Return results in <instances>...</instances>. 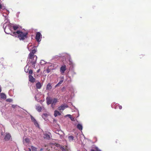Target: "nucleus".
Here are the masks:
<instances>
[{
  "mask_svg": "<svg viewBox=\"0 0 151 151\" xmlns=\"http://www.w3.org/2000/svg\"><path fill=\"white\" fill-rule=\"evenodd\" d=\"M36 109L38 111L40 112L41 111L42 108L41 106H36Z\"/></svg>",
  "mask_w": 151,
  "mask_h": 151,
  "instance_id": "nucleus-24",
  "label": "nucleus"
},
{
  "mask_svg": "<svg viewBox=\"0 0 151 151\" xmlns=\"http://www.w3.org/2000/svg\"><path fill=\"white\" fill-rule=\"evenodd\" d=\"M58 102L57 99L54 98L52 99V102L51 103V106L52 108H54L56 103Z\"/></svg>",
  "mask_w": 151,
  "mask_h": 151,
  "instance_id": "nucleus-10",
  "label": "nucleus"
},
{
  "mask_svg": "<svg viewBox=\"0 0 151 151\" xmlns=\"http://www.w3.org/2000/svg\"><path fill=\"white\" fill-rule=\"evenodd\" d=\"M72 116L70 114H67L65 116V117H68L70 118H71Z\"/></svg>",
  "mask_w": 151,
  "mask_h": 151,
  "instance_id": "nucleus-34",
  "label": "nucleus"
},
{
  "mask_svg": "<svg viewBox=\"0 0 151 151\" xmlns=\"http://www.w3.org/2000/svg\"><path fill=\"white\" fill-rule=\"evenodd\" d=\"M60 149L62 151H66L65 149L63 147H61Z\"/></svg>",
  "mask_w": 151,
  "mask_h": 151,
  "instance_id": "nucleus-37",
  "label": "nucleus"
},
{
  "mask_svg": "<svg viewBox=\"0 0 151 151\" xmlns=\"http://www.w3.org/2000/svg\"><path fill=\"white\" fill-rule=\"evenodd\" d=\"M23 142L24 145L27 146L28 145L29 142V139L27 138H24L23 139Z\"/></svg>",
  "mask_w": 151,
  "mask_h": 151,
  "instance_id": "nucleus-11",
  "label": "nucleus"
},
{
  "mask_svg": "<svg viewBox=\"0 0 151 151\" xmlns=\"http://www.w3.org/2000/svg\"><path fill=\"white\" fill-rule=\"evenodd\" d=\"M40 63L41 65H43L46 63L43 60H41Z\"/></svg>",
  "mask_w": 151,
  "mask_h": 151,
  "instance_id": "nucleus-29",
  "label": "nucleus"
},
{
  "mask_svg": "<svg viewBox=\"0 0 151 151\" xmlns=\"http://www.w3.org/2000/svg\"><path fill=\"white\" fill-rule=\"evenodd\" d=\"M42 35L40 32H37L35 37V39L38 42H40L41 40Z\"/></svg>",
  "mask_w": 151,
  "mask_h": 151,
  "instance_id": "nucleus-5",
  "label": "nucleus"
},
{
  "mask_svg": "<svg viewBox=\"0 0 151 151\" xmlns=\"http://www.w3.org/2000/svg\"><path fill=\"white\" fill-rule=\"evenodd\" d=\"M60 86V85L59 84H58V83L57 84H56L55 86V87H57V86Z\"/></svg>",
  "mask_w": 151,
  "mask_h": 151,
  "instance_id": "nucleus-41",
  "label": "nucleus"
},
{
  "mask_svg": "<svg viewBox=\"0 0 151 151\" xmlns=\"http://www.w3.org/2000/svg\"><path fill=\"white\" fill-rule=\"evenodd\" d=\"M42 85L40 83L38 82L36 84V88L37 89H40L41 88Z\"/></svg>",
  "mask_w": 151,
  "mask_h": 151,
  "instance_id": "nucleus-19",
  "label": "nucleus"
},
{
  "mask_svg": "<svg viewBox=\"0 0 151 151\" xmlns=\"http://www.w3.org/2000/svg\"><path fill=\"white\" fill-rule=\"evenodd\" d=\"M117 107H119V108L120 109H122V107L121 106H119V105H117L115 107H113V108H117Z\"/></svg>",
  "mask_w": 151,
  "mask_h": 151,
  "instance_id": "nucleus-28",
  "label": "nucleus"
},
{
  "mask_svg": "<svg viewBox=\"0 0 151 151\" xmlns=\"http://www.w3.org/2000/svg\"><path fill=\"white\" fill-rule=\"evenodd\" d=\"M28 33L26 32H23L20 31H17L16 32H13V34L11 35L17 37L20 40H23L27 37Z\"/></svg>",
  "mask_w": 151,
  "mask_h": 151,
  "instance_id": "nucleus-3",
  "label": "nucleus"
},
{
  "mask_svg": "<svg viewBox=\"0 0 151 151\" xmlns=\"http://www.w3.org/2000/svg\"><path fill=\"white\" fill-rule=\"evenodd\" d=\"M60 78L61 80H64V77L63 76H61L60 77Z\"/></svg>",
  "mask_w": 151,
  "mask_h": 151,
  "instance_id": "nucleus-40",
  "label": "nucleus"
},
{
  "mask_svg": "<svg viewBox=\"0 0 151 151\" xmlns=\"http://www.w3.org/2000/svg\"><path fill=\"white\" fill-rule=\"evenodd\" d=\"M16 106L15 105H12V107L13 108H14Z\"/></svg>",
  "mask_w": 151,
  "mask_h": 151,
  "instance_id": "nucleus-42",
  "label": "nucleus"
},
{
  "mask_svg": "<svg viewBox=\"0 0 151 151\" xmlns=\"http://www.w3.org/2000/svg\"><path fill=\"white\" fill-rule=\"evenodd\" d=\"M47 116V114H42V117L44 119V116H46V117Z\"/></svg>",
  "mask_w": 151,
  "mask_h": 151,
  "instance_id": "nucleus-39",
  "label": "nucleus"
},
{
  "mask_svg": "<svg viewBox=\"0 0 151 151\" xmlns=\"http://www.w3.org/2000/svg\"><path fill=\"white\" fill-rule=\"evenodd\" d=\"M1 13L3 14V16L5 17V20L8 19V15L9 13V12L6 10H4V12L2 11H1Z\"/></svg>",
  "mask_w": 151,
  "mask_h": 151,
  "instance_id": "nucleus-7",
  "label": "nucleus"
},
{
  "mask_svg": "<svg viewBox=\"0 0 151 151\" xmlns=\"http://www.w3.org/2000/svg\"><path fill=\"white\" fill-rule=\"evenodd\" d=\"M52 88L51 84L50 83H48L46 89L47 90H50Z\"/></svg>",
  "mask_w": 151,
  "mask_h": 151,
  "instance_id": "nucleus-23",
  "label": "nucleus"
},
{
  "mask_svg": "<svg viewBox=\"0 0 151 151\" xmlns=\"http://www.w3.org/2000/svg\"><path fill=\"white\" fill-rule=\"evenodd\" d=\"M29 150L28 151H31V149L29 148Z\"/></svg>",
  "mask_w": 151,
  "mask_h": 151,
  "instance_id": "nucleus-44",
  "label": "nucleus"
},
{
  "mask_svg": "<svg viewBox=\"0 0 151 151\" xmlns=\"http://www.w3.org/2000/svg\"><path fill=\"white\" fill-rule=\"evenodd\" d=\"M31 148L32 151H37V148L35 147L32 146Z\"/></svg>",
  "mask_w": 151,
  "mask_h": 151,
  "instance_id": "nucleus-27",
  "label": "nucleus"
},
{
  "mask_svg": "<svg viewBox=\"0 0 151 151\" xmlns=\"http://www.w3.org/2000/svg\"><path fill=\"white\" fill-rule=\"evenodd\" d=\"M28 72L29 75H31V74H32L33 71L32 70L30 69L28 71Z\"/></svg>",
  "mask_w": 151,
  "mask_h": 151,
  "instance_id": "nucleus-31",
  "label": "nucleus"
},
{
  "mask_svg": "<svg viewBox=\"0 0 151 151\" xmlns=\"http://www.w3.org/2000/svg\"><path fill=\"white\" fill-rule=\"evenodd\" d=\"M29 81L32 83H34L35 81V79L31 75L29 76Z\"/></svg>",
  "mask_w": 151,
  "mask_h": 151,
  "instance_id": "nucleus-16",
  "label": "nucleus"
},
{
  "mask_svg": "<svg viewBox=\"0 0 151 151\" xmlns=\"http://www.w3.org/2000/svg\"><path fill=\"white\" fill-rule=\"evenodd\" d=\"M77 127L78 129L80 130H82L83 129V126L81 124H78L77 125Z\"/></svg>",
  "mask_w": 151,
  "mask_h": 151,
  "instance_id": "nucleus-22",
  "label": "nucleus"
},
{
  "mask_svg": "<svg viewBox=\"0 0 151 151\" xmlns=\"http://www.w3.org/2000/svg\"><path fill=\"white\" fill-rule=\"evenodd\" d=\"M47 64H49V65L48 66V68L46 70H44V71H45L47 73H49L51 70V68H50L49 67L51 66V65L50 63H47Z\"/></svg>",
  "mask_w": 151,
  "mask_h": 151,
  "instance_id": "nucleus-18",
  "label": "nucleus"
},
{
  "mask_svg": "<svg viewBox=\"0 0 151 151\" xmlns=\"http://www.w3.org/2000/svg\"><path fill=\"white\" fill-rule=\"evenodd\" d=\"M40 69H39L37 71V73L39 72V71H40Z\"/></svg>",
  "mask_w": 151,
  "mask_h": 151,
  "instance_id": "nucleus-43",
  "label": "nucleus"
},
{
  "mask_svg": "<svg viewBox=\"0 0 151 151\" xmlns=\"http://www.w3.org/2000/svg\"><path fill=\"white\" fill-rule=\"evenodd\" d=\"M42 150V149H41V150Z\"/></svg>",
  "mask_w": 151,
  "mask_h": 151,
  "instance_id": "nucleus-47",
  "label": "nucleus"
},
{
  "mask_svg": "<svg viewBox=\"0 0 151 151\" xmlns=\"http://www.w3.org/2000/svg\"><path fill=\"white\" fill-rule=\"evenodd\" d=\"M0 9H1L0 11H1V10H3L5 9V7L4 6H2V5L0 4Z\"/></svg>",
  "mask_w": 151,
  "mask_h": 151,
  "instance_id": "nucleus-30",
  "label": "nucleus"
},
{
  "mask_svg": "<svg viewBox=\"0 0 151 151\" xmlns=\"http://www.w3.org/2000/svg\"><path fill=\"white\" fill-rule=\"evenodd\" d=\"M11 139L10 134H6L5 136L4 139L6 141H8L10 140Z\"/></svg>",
  "mask_w": 151,
  "mask_h": 151,
  "instance_id": "nucleus-12",
  "label": "nucleus"
},
{
  "mask_svg": "<svg viewBox=\"0 0 151 151\" xmlns=\"http://www.w3.org/2000/svg\"><path fill=\"white\" fill-rule=\"evenodd\" d=\"M6 101L9 102H11L12 101V100L11 99H8L6 100Z\"/></svg>",
  "mask_w": 151,
  "mask_h": 151,
  "instance_id": "nucleus-36",
  "label": "nucleus"
},
{
  "mask_svg": "<svg viewBox=\"0 0 151 151\" xmlns=\"http://www.w3.org/2000/svg\"><path fill=\"white\" fill-rule=\"evenodd\" d=\"M38 95H36L35 96V99L37 100V101H39L40 100V98L38 96Z\"/></svg>",
  "mask_w": 151,
  "mask_h": 151,
  "instance_id": "nucleus-26",
  "label": "nucleus"
},
{
  "mask_svg": "<svg viewBox=\"0 0 151 151\" xmlns=\"http://www.w3.org/2000/svg\"><path fill=\"white\" fill-rule=\"evenodd\" d=\"M63 81V80H61L60 81L58 82V83L60 85L62 83Z\"/></svg>",
  "mask_w": 151,
  "mask_h": 151,
  "instance_id": "nucleus-35",
  "label": "nucleus"
},
{
  "mask_svg": "<svg viewBox=\"0 0 151 151\" xmlns=\"http://www.w3.org/2000/svg\"><path fill=\"white\" fill-rule=\"evenodd\" d=\"M3 24V28L6 33L11 35L12 33V24H11L9 19L5 20Z\"/></svg>",
  "mask_w": 151,
  "mask_h": 151,
  "instance_id": "nucleus-1",
  "label": "nucleus"
},
{
  "mask_svg": "<svg viewBox=\"0 0 151 151\" xmlns=\"http://www.w3.org/2000/svg\"><path fill=\"white\" fill-rule=\"evenodd\" d=\"M94 149L96 150V151H101V150H100L98 148V147H94Z\"/></svg>",
  "mask_w": 151,
  "mask_h": 151,
  "instance_id": "nucleus-33",
  "label": "nucleus"
},
{
  "mask_svg": "<svg viewBox=\"0 0 151 151\" xmlns=\"http://www.w3.org/2000/svg\"><path fill=\"white\" fill-rule=\"evenodd\" d=\"M12 33L13 32H15L13 31V30H15L17 29L18 28H19V26L18 25H16V24H12Z\"/></svg>",
  "mask_w": 151,
  "mask_h": 151,
  "instance_id": "nucleus-15",
  "label": "nucleus"
},
{
  "mask_svg": "<svg viewBox=\"0 0 151 151\" xmlns=\"http://www.w3.org/2000/svg\"><path fill=\"white\" fill-rule=\"evenodd\" d=\"M31 118L32 121L33 122L35 125L37 127H39L38 123L35 118L32 116H31Z\"/></svg>",
  "mask_w": 151,
  "mask_h": 151,
  "instance_id": "nucleus-8",
  "label": "nucleus"
},
{
  "mask_svg": "<svg viewBox=\"0 0 151 151\" xmlns=\"http://www.w3.org/2000/svg\"><path fill=\"white\" fill-rule=\"evenodd\" d=\"M50 134L49 132H48L47 133H45L44 134V137L45 139H49L50 138Z\"/></svg>",
  "mask_w": 151,
  "mask_h": 151,
  "instance_id": "nucleus-14",
  "label": "nucleus"
},
{
  "mask_svg": "<svg viewBox=\"0 0 151 151\" xmlns=\"http://www.w3.org/2000/svg\"><path fill=\"white\" fill-rule=\"evenodd\" d=\"M0 97L2 99H5L6 98V96L4 93H1L0 94Z\"/></svg>",
  "mask_w": 151,
  "mask_h": 151,
  "instance_id": "nucleus-20",
  "label": "nucleus"
},
{
  "mask_svg": "<svg viewBox=\"0 0 151 151\" xmlns=\"http://www.w3.org/2000/svg\"><path fill=\"white\" fill-rule=\"evenodd\" d=\"M52 99L49 97H47L46 98L47 103V105H49L52 103Z\"/></svg>",
  "mask_w": 151,
  "mask_h": 151,
  "instance_id": "nucleus-17",
  "label": "nucleus"
},
{
  "mask_svg": "<svg viewBox=\"0 0 151 151\" xmlns=\"http://www.w3.org/2000/svg\"><path fill=\"white\" fill-rule=\"evenodd\" d=\"M29 60H27V65L24 68V71L26 73H28L29 70V67H32V68H35V64L34 66H33L31 64H29V65L28 64Z\"/></svg>",
  "mask_w": 151,
  "mask_h": 151,
  "instance_id": "nucleus-4",
  "label": "nucleus"
},
{
  "mask_svg": "<svg viewBox=\"0 0 151 151\" xmlns=\"http://www.w3.org/2000/svg\"><path fill=\"white\" fill-rule=\"evenodd\" d=\"M31 46V45L30 44H29L28 45L27 48L28 50L29 51H30L31 50V48H30V47Z\"/></svg>",
  "mask_w": 151,
  "mask_h": 151,
  "instance_id": "nucleus-32",
  "label": "nucleus"
},
{
  "mask_svg": "<svg viewBox=\"0 0 151 151\" xmlns=\"http://www.w3.org/2000/svg\"><path fill=\"white\" fill-rule=\"evenodd\" d=\"M68 107V106L67 105H63L59 107L58 109L60 111H63L65 109Z\"/></svg>",
  "mask_w": 151,
  "mask_h": 151,
  "instance_id": "nucleus-9",
  "label": "nucleus"
},
{
  "mask_svg": "<svg viewBox=\"0 0 151 151\" xmlns=\"http://www.w3.org/2000/svg\"><path fill=\"white\" fill-rule=\"evenodd\" d=\"M61 114L57 110H55L54 111V116L55 117H56L60 115Z\"/></svg>",
  "mask_w": 151,
  "mask_h": 151,
  "instance_id": "nucleus-21",
  "label": "nucleus"
},
{
  "mask_svg": "<svg viewBox=\"0 0 151 151\" xmlns=\"http://www.w3.org/2000/svg\"><path fill=\"white\" fill-rule=\"evenodd\" d=\"M1 88H0V93L1 92Z\"/></svg>",
  "mask_w": 151,
  "mask_h": 151,
  "instance_id": "nucleus-46",
  "label": "nucleus"
},
{
  "mask_svg": "<svg viewBox=\"0 0 151 151\" xmlns=\"http://www.w3.org/2000/svg\"><path fill=\"white\" fill-rule=\"evenodd\" d=\"M74 138V137L71 135L69 136L68 137V139L70 141L73 140Z\"/></svg>",
  "mask_w": 151,
  "mask_h": 151,
  "instance_id": "nucleus-25",
  "label": "nucleus"
},
{
  "mask_svg": "<svg viewBox=\"0 0 151 151\" xmlns=\"http://www.w3.org/2000/svg\"><path fill=\"white\" fill-rule=\"evenodd\" d=\"M67 69V67L65 65H62L60 68V72L62 75H63Z\"/></svg>",
  "mask_w": 151,
  "mask_h": 151,
  "instance_id": "nucleus-6",
  "label": "nucleus"
},
{
  "mask_svg": "<svg viewBox=\"0 0 151 151\" xmlns=\"http://www.w3.org/2000/svg\"><path fill=\"white\" fill-rule=\"evenodd\" d=\"M68 60L69 62V65L70 66H71L72 67H74L75 66V64L73 62L70 55H69Z\"/></svg>",
  "mask_w": 151,
  "mask_h": 151,
  "instance_id": "nucleus-13",
  "label": "nucleus"
},
{
  "mask_svg": "<svg viewBox=\"0 0 151 151\" xmlns=\"http://www.w3.org/2000/svg\"><path fill=\"white\" fill-rule=\"evenodd\" d=\"M69 77L70 78V77Z\"/></svg>",
  "mask_w": 151,
  "mask_h": 151,
  "instance_id": "nucleus-48",
  "label": "nucleus"
},
{
  "mask_svg": "<svg viewBox=\"0 0 151 151\" xmlns=\"http://www.w3.org/2000/svg\"><path fill=\"white\" fill-rule=\"evenodd\" d=\"M71 121H75L76 119H75L74 117H73L72 116L71 117V118H70Z\"/></svg>",
  "mask_w": 151,
  "mask_h": 151,
  "instance_id": "nucleus-38",
  "label": "nucleus"
},
{
  "mask_svg": "<svg viewBox=\"0 0 151 151\" xmlns=\"http://www.w3.org/2000/svg\"><path fill=\"white\" fill-rule=\"evenodd\" d=\"M91 151H95L94 150L92 149L91 150Z\"/></svg>",
  "mask_w": 151,
  "mask_h": 151,
  "instance_id": "nucleus-45",
  "label": "nucleus"
},
{
  "mask_svg": "<svg viewBox=\"0 0 151 151\" xmlns=\"http://www.w3.org/2000/svg\"><path fill=\"white\" fill-rule=\"evenodd\" d=\"M36 52L35 49H33L32 50L31 52L29 55V56L27 60H29L28 64H31L33 66H34L35 64L36 63L37 57L35 55H34V54Z\"/></svg>",
  "mask_w": 151,
  "mask_h": 151,
  "instance_id": "nucleus-2",
  "label": "nucleus"
}]
</instances>
